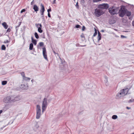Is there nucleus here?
Returning <instances> with one entry per match:
<instances>
[{
    "instance_id": "f257e3e1",
    "label": "nucleus",
    "mask_w": 134,
    "mask_h": 134,
    "mask_svg": "<svg viewBox=\"0 0 134 134\" xmlns=\"http://www.w3.org/2000/svg\"><path fill=\"white\" fill-rule=\"evenodd\" d=\"M17 97H14L12 96H8L5 97L3 99V101L5 103H9L17 101Z\"/></svg>"
},
{
    "instance_id": "f03ea898",
    "label": "nucleus",
    "mask_w": 134,
    "mask_h": 134,
    "mask_svg": "<svg viewBox=\"0 0 134 134\" xmlns=\"http://www.w3.org/2000/svg\"><path fill=\"white\" fill-rule=\"evenodd\" d=\"M119 7L114 8L113 7L109 9V12L111 15L117 14L119 12Z\"/></svg>"
},
{
    "instance_id": "7ed1b4c3",
    "label": "nucleus",
    "mask_w": 134,
    "mask_h": 134,
    "mask_svg": "<svg viewBox=\"0 0 134 134\" xmlns=\"http://www.w3.org/2000/svg\"><path fill=\"white\" fill-rule=\"evenodd\" d=\"M126 12V11L124 6H121L120 9L119 10L118 13H119V16L121 17H123Z\"/></svg>"
},
{
    "instance_id": "20e7f679",
    "label": "nucleus",
    "mask_w": 134,
    "mask_h": 134,
    "mask_svg": "<svg viewBox=\"0 0 134 134\" xmlns=\"http://www.w3.org/2000/svg\"><path fill=\"white\" fill-rule=\"evenodd\" d=\"M104 13L102 10L99 7L94 10V14L97 17H98Z\"/></svg>"
},
{
    "instance_id": "39448f33",
    "label": "nucleus",
    "mask_w": 134,
    "mask_h": 134,
    "mask_svg": "<svg viewBox=\"0 0 134 134\" xmlns=\"http://www.w3.org/2000/svg\"><path fill=\"white\" fill-rule=\"evenodd\" d=\"M47 106V99L46 98H44L42 104V112L43 113L46 110Z\"/></svg>"
},
{
    "instance_id": "423d86ee",
    "label": "nucleus",
    "mask_w": 134,
    "mask_h": 134,
    "mask_svg": "<svg viewBox=\"0 0 134 134\" xmlns=\"http://www.w3.org/2000/svg\"><path fill=\"white\" fill-rule=\"evenodd\" d=\"M36 118L37 119L40 118L41 116V107L39 105H37L36 107Z\"/></svg>"
},
{
    "instance_id": "0eeeda50",
    "label": "nucleus",
    "mask_w": 134,
    "mask_h": 134,
    "mask_svg": "<svg viewBox=\"0 0 134 134\" xmlns=\"http://www.w3.org/2000/svg\"><path fill=\"white\" fill-rule=\"evenodd\" d=\"M131 86L129 87V88H126L121 90L120 91L122 92V93L124 96H125L127 94L128 92L129 91V90L131 89Z\"/></svg>"
},
{
    "instance_id": "6e6552de",
    "label": "nucleus",
    "mask_w": 134,
    "mask_h": 134,
    "mask_svg": "<svg viewBox=\"0 0 134 134\" xmlns=\"http://www.w3.org/2000/svg\"><path fill=\"white\" fill-rule=\"evenodd\" d=\"M98 7L102 10V9H107L109 7V5L107 4H103L98 5Z\"/></svg>"
},
{
    "instance_id": "1a4fd4ad",
    "label": "nucleus",
    "mask_w": 134,
    "mask_h": 134,
    "mask_svg": "<svg viewBox=\"0 0 134 134\" xmlns=\"http://www.w3.org/2000/svg\"><path fill=\"white\" fill-rule=\"evenodd\" d=\"M43 50V54L44 58L47 60H48L47 58V52L46 51V48L45 47H44L42 48Z\"/></svg>"
},
{
    "instance_id": "9d476101",
    "label": "nucleus",
    "mask_w": 134,
    "mask_h": 134,
    "mask_svg": "<svg viewBox=\"0 0 134 134\" xmlns=\"http://www.w3.org/2000/svg\"><path fill=\"white\" fill-rule=\"evenodd\" d=\"M124 96L122 92L120 91L117 94L116 96V98L117 99H119Z\"/></svg>"
},
{
    "instance_id": "9b49d317",
    "label": "nucleus",
    "mask_w": 134,
    "mask_h": 134,
    "mask_svg": "<svg viewBox=\"0 0 134 134\" xmlns=\"http://www.w3.org/2000/svg\"><path fill=\"white\" fill-rule=\"evenodd\" d=\"M104 79H105L104 82L105 85L107 86H108L109 85V82L108 81V77L105 76L104 77Z\"/></svg>"
},
{
    "instance_id": "f8f14e48",
    "label": "nucleus",
    "mask_w": 134,
    "mask_h": 134,
    "mask_svg": "<svg viewBox=\"0 0 134 134\" xmlns=\"http://www.w3.org/2000/svg\"><path fill=\"white\" fill-rule=\"evenodd\" d=\"M39 127L38 125L36 124L33 127V130L35 131H38Z\"/></svg>"
},
{
    "instance_id": "ddd939ff",
    "label": "nucleus",
    "mask_w": 134,
    "mask_h": 134,
    "mask_svg": "<svg viewBox=\"0 0 134 134\" xmlns=\"http://www.w3.org/2000/svg\"><path fill=\"white\" fill-rule=\"evenodd\" d=\"M21 88L23 90H27L28 88V87L27 86L25 85L24 84L21 85Z\"/></svg>"
},
{
    "instance_id": "4468645a",
    "label": "nucleus",
    "mask_w": 134,
    "mask_h": 134,
    "mask_svg": "<svg viewBox=\"0 0 134 134\" xmlns=\"http://www.w3.org/2000/svg\"><path fill=\"white\" fill-rule=\"evenodd\" d=\"M41 9H40V12H44L45 11V9L44 7L43 6V5L42 4H41Z\"/></svg>"
},
{
    "instance_id": "2eb2a0df",
    "label": "nucleus",
    "mask_w": 134,
    "mask_h": 134,
    "mask_svg": "<svg viewBox=\"0 0 134 134\" xmlns=\"http://www.w3.org/2000/svg\"><path fill=\"white\" fill-rule=\"evenodd\" d=\"M33 9L36 13L38 10L39 8L36 5H34V6Z\"/></svg>"
},
{
    "instance_id": "dca6fc26",
    "label": "nucleus",
    "mask_w": 134,
    "mask_h": 134,
    "mask_svg": "<svg viewBox=\"0 0 134 134\" xmlns=\"http://www.w3.org/2000/svg\"><path fill=\"white\" fill-rule=\"evenodd\" d=\"M2 25L5 29H6L8 28V26L6 23L4 22L2 23Z\"/></svg>"
},
{
    "instance_id": "f3484780",
    "label": "nucleus",
    "mask_w": 134,
    "mask_h": 134,
    "mask_svg": "<svg viewBox=\"0 0 134 134\" xmlns=\"http://www.w3.org/2000/svg\"><path fill=\"white\" fill-rule=\"evenodd\" d=\"M98 36L97 37V38L98 39V41L99 42L100 40H101V34L99 32H98Z\"/></svg>"
},
{
    "instance_id": "a211bd4d",
    "label": "nucleus",
    "mask_w": 134,
    "mask_h": 134,
    "mask_svg": "<svg viewBox=\"0 0 134 134\" xmlns=\"http://www.w3.org/2000/svg\"><path fill=\"white\" fill-rule=\"evenodd\" d=\"M31 40L32 42L35 45H36L37 44V41L35 40H34L33 39L32 37H31Z\"/></svg>"
},
{
    "instance_id": "6ab92c4d",
    "label": "nucleus",
    "mask_w": 134,
    "mask_h": 134,
    "mask_svg": "<svg viewBox=\"0 0 134 134\" xmlns=\"http://www.w3.org/2000/svg\"><path fill=\"white\" fill-rule=\"evenodd\" d=\"M33 47V45L32 43H31L30 44L29 46V49L30 50H32Z\"/></svg>"
},
{
    "instance_id": "aec40b11",
    "label": "nucleus",
    "mask_w": 134,
    "mask_h": 134,
    "mask_svg": "<svg viewBox=\"0 0 134 134\" xmlns=\"http://www.w3.org/2000/svg\"><path fill=\"white\" fill-rule=\"evenodd\" d=\"M23 80L25 81H27L28 80H30V78L26 76L24 77L23 78Z\"/></svg>"
},
{
    "instance_id": "412c9836",
    "label": "nucleus",
    "mask_w": 134,
    "mask_h": 134,
    "mask_svg": "<svg viewBox=\"0 0 134 134\" xmlns=\"http://www.w3.org/2000/svg\"><path fill=\"white\" fill-rule=\"evenodd\" d=\"M38 28V31L40 33H42V32L43 31L41 29L42 28L40 27H37Z\"/></svg>"
},
{
    "instance_id": "4be33fe9",
    "label": "nucleus",
    "mask_w": 134,
    "mask_h": 134,
    "mask_svg": "<svg viewBox=\"0 0 134 134\" xmlns=\"http://www.w3.org/2000/svg\"><path fill=\"white\" fill-rule=\"evenodd\" d=\"M35 37L37 39H38L39 38V36L37 33V32H35L34 34Z\"/></svg>"
},
{
    "instance_id": "5701e85b",
    "label": "nucleus",
    "mask_w": 134,
    "mask_h": 134,
    "mask_svg": "<svg viewBox=\"0 0 134 134\" xmlns=\"http://www.w3.org/2000/svg\"><path fill=\"white\" fill-rule=\"evenodd\" d=\"M7 83V82L6 81H3L2 82V84L3 85H6Z\"/></svg>"
},
{
    "instance_id": "b1692460",
    "label": "nucleus",
    "mask_w": 134,
    "mask_h": 134,
    "mask_svg": "<svg viewBox=\"0 0 134 134\" xmlns=\"http://www.w3.org/2000/svg\"><path fill=\"white\" fill-rule=\"evenodd\" d=\"M118 118L117 115H113L112 116V118L114 119H115Z\"/></svg>"
},
{
    "instance_id": "393cba45",
    "label": "nucleus",
    "mask_w": 134,
    "mask_h": 134,
    "mask_svg": "<svg viewBox=\"0 0 134 134\" xmlns=\"http://www.w3.org/2000/svg\"><path fill=\"white\" fill-rule=\"evenodd\" d=\"M126 15L127 16H130L131 15V13L129 11L126 12Z\"/></svg>"
},
{
    "instance_id": "a878e982",
    "label": "nucleus",
    "mask_w": 134,
    "mask_h": 134,
    "mask_svg": "<svg viewBox=\"0 0 134 134\" xmlns=\"http://www.w3.org/2000/svg\"><path fill=\"white\" fill-rule=\"evenodd\" d=\"M5 47L4 45H3L2 46L1 49L2 50H5Z\"/></svg>"
},
{
    "instance_id": "bb28decb",
    "label": "nucleus",
    "mask_w": 134,
    "mask_h": 134,
    "mask_svg": "<svg viewBox=\"0 0 134 134\" xmlns=\"http://www.w3.org/2000/svg\"><path fill=\"white\" fill-rule=\"evenodd\" d=\"M86 46V45L81 46L79 43H77L76 44V46L77 47H85Z\"/></svg>"
},
{
    "instance_id": "cd10ccee",
    "label": "nucleus",
    "mask_w": 134,
    "mask_h": 134,
    "mask_svg": "<svg viewBox=\"0 0 134 134\" xmlns=\"http://www.w3.org/2000/svg\"><path fill=\"white\" fill-rule=\"evenodd\" d=\"M21 75L22 76V77H23V78L25 76V74L24 73V72H22L21 73Z\"/></svg>"
},
{
    "instance_id": "c85d7f7f",
    "label": "nucleus",
    "mask_w": 134,
    "mask_h": 134,
    "mask_svg": "<svg viewBox=\"0 0 134 134\" xmlns=\"http://www.w3.org/2000/svg\"><path fill=\"white\" fill-rule=\"evenodd\" d=\"M97 30L96 29H95V32L93 35V36H94V37L95 36L97 35Z\"/></svg>"
},
{
    "instance_id": "c756f323",
    "label": "nucleus",
    "mask_w": 134,
    "mask_h": 134,
    "mask_svg": "<svg viewBox=\"0 0 134 134\" xmlns=\"http://www.w3.org/2000/svg\"><path fill=\"white\" fill-rule=\"evenodd\" d=\"M36 26L37 27L42 28V25L40 24H37V26Z\"/></svg>"
},
{
    "instance_id": "7c9ffc66",
    "label": "nucleus",
    "mask_w": 134,
    "mask_h": 134,
    "mask_svg": "<svg viewBox=\"0 0 134 134\" xmlns=\"http://www.w3.org/2000/svg\"><path fill=\"white\" fill-rule=\"evenodd\" d=\"M39 44L40 46L41 47L44 45V43L43 42H40L39 43Z\"/></svg>"
},
{
    "instance_id": "2f4dec72",
    "label": "nucleus",
    "mask_w": 134,
    "mask_h": 134,
    "mask_svg": "<svg viewBox=\"0 0 134 134\" xmlns=\"http://www.w3.org/2000/svg\"><path fill=\"white\" fill-rule=\"evenodd\" d=\"M133 101L134 102V99H132H132H131L128 102L129 103H131V102H133Z\"/></svg>"
},
{
    "instance_id": "473e14b6",
    "label": "nucleus",
    "mask_w": 134,
    "mask_h": 134,
    "mask_svg": "<svg viewBox=\"0 0 134 134\" xmlns=\"http://www.w3.org/2000/svg\"><path fill=\"white\" fill-rule=\"evenodd\" d=\"M101 1V0H93V2H97L99 1Z\"/></svg>"
},
{
    "instance_id": "72a5a7b5",
    "label": "nucleus",
    "mask_w": 134,
    "mask_h": 134,
    "mask_svg": "<svg viewBox=\"0 0 134 134\" xmlns=\"http://www.w3.org/2000/svg\"><path fill=\"white\" fill-rule=\"evenodd\" d=\"M11 31V29L10 28H9L7 30V32H10Z\"/></svg>"
},
{
    "instance_id": "f704fd0d",
    "label": "nucleus",
    "mask_w": 134,
    "mask_h": 134,
    "mask_svg": "<svg viewBox=\"0 0 134 134\" xmlns=\"http://www.w3.org/2000/svg\"><path fill=\"white\" fill-rule=\"evenodd\" d=\"M75 6H76V8L77 9H78L79 8V5L78 4V3L77 2L76 5H75Z\"/></svg>"
},
{
    "instance_id": "c9c22d12",
    "label": "nucleus",
    "mask_w": 134,
    "mask_h": 134,
    "mask_svg": "<svg viewBox=\"0 0 134 134\" xmlns=\"http://www.w3.org/2000/svg\"><path fill=\"white\" fill-rule=\"evenodd\" d=\"M80 26L79 25H76L75 26V27L76 28H79Z\"/></svg>"
},
{
    "instance_id": "e433bc0d",
    "label": "nucleus",
    "mask_w": 134,
    "mask_h": 134,
    "mask_svg": "<svg viewBox=\"0 0 134 134\" xmlns=\"http://www.w3.org/2000/svg\"><path fill=\"white\" fill-rule=\"evenodd\" d=\"M25 9H23L21 10L20 12L21 13H22L23 12H25Z\"/></svg>"
},
{
    "instance_id": "4c0bfd02",
    "label": "nucleus",
    "mask_w": 134,
    "mask_h": 134,
    "mask_svg": "<svg viewBox=\"0 0 134 134\" xmlns=\"http://www.w3.org/2000/svg\"><path fill=\"white\" fill-rule=\"evenodd\" d=\"M10 42V41H8L7 40H5L4 42V43H8Z\"/></svg>"
},
{
    "instance_id": "58836bf2",
    "label": "nucleus",
    "mask_w": 134,
    "mask_h": 134,
    "mask_svg": "<svg viewBox=\"0 0 134 134\" xmlns=\"http://www.w3.org/2000/svg\"><path fill=\"white\" fill-rule=\"evenodd\" d=\"M51 11V8H49L47 10V12L48 13H49V12Z\"/></svg>"
},
{
    "instance_id": "ea45409f",
    "label": "nucleus",
    "mask_w": 134,
    "mask_h": 134,
    "mask_svg": "<svg viewBox=\"0 0 134 134\" xmlns=\"http://www.w3.org/2000/svg\"><path fill=\"white\" fill-rule=\"evenodd\" d=\"M85 29V27L84 26H83L82 27V31H84Z\"/></svg>"
},
{
    "instance_id": "a19ab883",
    "label": "nucleus",
    "mask_w": 134,
    "mask_h": 134,
    "mask_svg": "<svg viewBox=\"0 0 134 134\" xmlns=\"http://www.w3.org/2000/svg\"><path fill=\"white\" fill-rule=\"evenodd\" d=\"M34 0H33L32 1V2H31V5H33L34 3Z\"/></svg>"
},
{
    "instance_id": "79ce46f5",
    "label": "nucleus",
    "mask_w": 134,
    "mask_h": 134,
    "mask_svg": "<svg viewBox=\"0 0 134 134\" xmlns=\"http://www.w3.org/2000/svg\"><path fill=\"white\" fill-rule=\"evenodd\" d=\"M48 16L49 17V18L51 17V16L50 15L49 13H48Z\"/></svg>"
},
{
    "instance_id": "37998d69",
    "label": "nucleus",
    "mask_w": 134,
    "mask_h": 134,
    "mask_svg": "<svg viewBox=\"0 0 134 134\" xmlns=\"http://www.w3.org/2000/svg\"><path fill=\"white\" fill-rule=\"evenodd\" d=\"M19 23V24L17 26H16L17 27H18H18H19V26H20V25L21 23V22H20Z\"/></svg>"
},
{
    "instance_id": "c03bdc74",
    "label": "nucleus",
    "mask_w": 134,
    "mask_h": 134,
    "mask_svg": "<svg viewBox=\"0 0 134 134\" xmlns=\"http://www.w3.org/2000/svg\"><path fill=\"white\" fill-rule=\"evenodd\" d=\"M53 4H54L55 3V1L56 0H53Z\"/></svg>"
},
{
    "instance_id": "a18cd8bd",
    "label": "nucleus",
    "mask_w": 134,
    "mask_h": 134,
    "mask_svg": "<svg viewBox=\"0 0 134 134\" xmlns=\"http://www.w3.org/2000/svg\"><path fill=\"white\" fill-rule=\"evenodd\" d=\"M44 12H40L41 13V14L42 15H44Z\"/></svg>"
},
{
    "instance_id": "49530a36",
    "label": "nucleus",
    "mask_w": 134,
    "mask_h": 134,
    "mask_svg": "<svg viewBox=\"0 0 134 134\" xmlns=\"http://www.w3.org/2000/svg\"><path fill=\"white\" fill-rule=\"evenodd\" d=\"M42 17V18L43 19H44V15H42V17Z\"/></svg>"
},
{
    "instance_id": "de8ad7c7",
    "label": "nucleus",
    "mask_w": 134,
    "mask_h": 134,
    "mask_svg": "<svg viewBox=\"0 0 134 134\" xmlns=\"http://www.w3.org/2000/svg\"><path fill=\"white\" fill-rule=\"evenodd\" d=\"M121 37L122 38H125V37H126L124 36H123V35H121Z\"/></svg>"
},
{
    "instance_id": "09e8293b",
    "label": "nucleus",
    "mask_w": 134,
    "mask_h": 134,
    "mask_svg": "<svg viewBox=\"0 0 134 134\" xmlns=\"http://www.w3.org/2000/svg\"><path fill=\"white\" fill-rule=\"evenodd\" d=\"M2 112H3V111L2 110H0V115Z\"/></svg>"
},
{
    "instance_id": "8fccbe9b",
    "label": "nucleus",
    "mask_w": 134,
    "mask_h": 134,
    "mask_svg": "<svg viewBox=\"0 0 134 134\" xmlns=\"http://www.w3.org/2000/svg\"><path fill=\"white\" fill-rule=\"evenodd\" d=\"M81 37H82V38H83V37H84V35H83V34L82 35H81Z\"/></svg>"
},
{
    "instance_id": "3c124183",
    "label": "nucleus",
    "mask_w": 134,
    "mask_h": 134,
    "mask_svg": "<svg viewBox=\"0 0 134 134\" xmlns=\"http://www.w3.org/2000/svg\"><path fill=\"white\" fill-rule=\"evenodd\" d=\"M16 31H17V30H18V28L17 26L16 27Z\"/></svg>"
},
{
    "instance_id": "603ef678",
    "label": "nucleus",
    "mask_w": 134,
    "mask_h": 134,
    "mask_svg": "<svg viewBox=\"0 0 134 134\" xmlns=\"http://www.w3.org/2000/svg\"><path fill=\"white\" fill-rule=\"evenodd\" d=\"M126 108L128 109H130V107H127Z\"/></svg>"
},
{
    "instance_id": "864d4df0",
    "label": "nucleus",
    "mask_w": 134,
    "mask_h": 134,
    "mask_svg": "<svg viewBox=\"0 0 134 134\" xmlns=\"http://www.w3.org/2000/svg\"><path fill=\"white\" fill-rule=\"evenodd\" d=\"M101 32H104V30H101Z\"/></svg>"
},
{
    "instance_id": "5fc2aeb1",
    "label": "nucleus",
    "mask_w": 134,
    "mask_h": 134,
    "mask_svg": "<svg viewBox=\"0 0 134 134\" xmlns=\"http://www.w3.org/2000/svg\"><path fill=\"white\" fill-rule=\"evenodd\" d=\"M31 82L33 83V79H32L31 81Z\"/></svg>"
},
{
    "instance_id": "6e6d98bb",
    "label": "nucleus",
    "mask_w": 134,
    "mask_h": 134,
    "mask_svg": "<svg viewBox=\"0 0 134 134\" xmlns=\"http://www.w3.org/2000/svg\"><path fill=\"white\" fill-rule=\"evenodd\" d=\"M131 134H134V132H133V133H131Z\"/></svg>"
}]
</instances>
